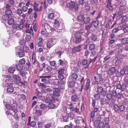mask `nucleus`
Wrapping results in <instances>:
<instances>
[{"mask_svg": "<svg viewBox=\"0 0 128 128\" xmlns=\"http://www.w3.org/2000/svg\"><path fill=\"white\" fill-rule=\"evenodd\" d=\"M53 39L51 38L48 40L46 44V47L50 49L54 44H53Z\"/></svg>", "mask_w": 128, "mask_h": 128, "instance_id": "obj_16", "label": "nucleus"}, {"mask_svg": "<svg viewBox=\"0 0 128 128\" xmlns=\"http://www.w3.org/2000/svg\"><path fill=\"white\" fill-rule=\"evenodd\" d=\"M42 29L48 31L49 28H50V25L47 23H44L42 25Z\"/></svg>", "mask_w": 128, "mask_h": 128, "instance_id": "obj_21", "label": "nucleus"}, {"mask_svg": "<svg viewBox=\"0 0 128 128\" xmlns=\"http://www.w3.org/2000/svg\"><path fill=\"white\" fill-rule=\"evenodd\" d=\"M120 40L122 44H128V38H122L120 39Z\"/></svg>", "mask_w": 128, "mask_h": 128, "instance_id": "obj_26", "label": "nucleus"}, {"mask_svg": "<svg viewBox=\"0 0 128 128\" xmlns=\"http://www.w3.org/2000/svg\"><path fill=\"white\" fill-rule=\"evenodd\" d=\"M66 7L70 10L74 8L76 11H77L79 8V5L74 1H71L66 5Z\"/></svg>", "mask_w": 128, "mask_h": 128, "instance_id": "obj_4", "label": "nucleus"}, {"mask_svg": "<svg viewBox=\"0 0 128 128\" xmlns=\"http://www.w3.org/2000/svg\"><path fill=\"white\" fill-rule=\"evenodd\" d=\"M52 97L51 95H48L47 96L46 98L45 99V102L47 103H49L52 101Z\"/></svg>", "mask_w": 128, "mask_h": 128, "instance_id": "obj_23", "label": "nucleus"}, {"mask_svg": "<svg viewBox=\"0 0 128 128\" xmlns=\"http://www.w3.org/2000/svg\"><path fill=\"white\" fill-rule=\"evenodd\" d=\"M92 26L91 24L89 25L85 26L86 29L88 31V32H90V29L92 27Z\"/></svg>", "mask_w": 128, "mask_h": 128, "instance_id": "obj_51", "label": "nucleus"}, {"mask_svg": "<svg viewBox=\"0 0 128 128\" xmlns=\"http://www.w3.org/2000/svg\"><path fill=\"white\" fill-rule=\"evenodd\" d=\"M52 123L49 122L48 123L44 125V128H49L51 127Z\"/></svg>", "mask_w": 128, "mask_h": 128, "instance_id": "obj_60", "label": "nucleus"}, {"mask_svg": "<svg viewBox=\"0 0 128 128\" xmlns=\"http://www.w3.org/2000/svg\"><path fill=\"white\" fill-rule=\"evenodd\" d=\"M18 62L20 65H23L25 64L26 60L24 58H22L19 60Z\"/></svg>", "mask_w": 128, "mask_h": 128, "instance_id": "obj_44", "label": "nucleus"}, {"mask_svg": "<svg viewBox=\"0 0 128 128\" xmlns=\"http://www.w3.org/2000/svg\"><path fill=\"white\" fill-rule=\"evenodd\" d=\"M14 91V89L13 87L12 86H8L7 88V92L9 93H12Z\"/></svg>", "mask_w": 128, "mask_h": 128, "instance_id": "obj_32", "label": "nucleus"}, {"mask_svg": "<svg viewBox=\"0 0 128 128\" xmlns=\"http://www.w3.org/2000/svg\"><path fill=\"white\" fill-rule=\"evenodd\" d=\"M53 68L50 66H48L46 68V70L48 73H50L52 71Z\"/></svg>", "mask_w": 128, "mask_h": 128, "instance_id": "obj_33", "label": "nucleus"}, {"mask_svg": "<svg viewBox=\"0 0 128 128\" xmlns=\"http://www.w3.org/2000/svg\"><path fill=\"white\" fill-rule=\"evenodd\" d=\"M120 6H124L126 5V2L125 0H122L118 3Z\"/></svg>", "mask_w": 128, "mask_h": 128, "instance_id": "obj_46", "label": "nucleus"}, {"mask_svg": "<svg viewBox=\"0 0 128 128\" xmlns=\"http://www.w3.org/2000/svg\"><path fill=\"white\" fill-rule=\"evenodd\" d=\"M110 94H111L113 97H115L116 96L117 92L116 90H112L111 91Z\"/></svg>", "mask_w": 128, "mask_h": 128, "instance_id": "obj_62", "label": "nucleus"}, {"mask_svg": "<svg viewBox=\"0 0 128 128\" xmlns=\"http://www.w3.org/2000/svg\"><path fill=\"white\" fill-rule=\"evenodd\" d=\"M78 99V97L76 95H74L72 96L71 100L74 102H76Z\"/></svg>", "mask_w": 128, "mask_h": 128, "instance_id": "obj_47", "label": "nucleus"}, {"mask_svg": "<svg viewBox=\"0 0 128 128\" xmlns=\"http://www.w3.org/2000/svg\"><path fill=\"white\" fill-rule=\"evenodd\" d=\"M48 31L46 30H42L41 32V34L45 37H47Z\"/></svg>", "mask_w": 128, "mask_h": 128, "instance_id": "obj_57", "label": "nucleus"}, {"mask_svg": "<svg viewBox=\"0 0 128 128\" xmlns=\"http://www.w3.org/2000/svg\"><path fill=\"white\" fill-rule=\"evenodd\" d=\"M40 109L44 110L46 109L47 108V106L44 104H42L40 105Z\"/></svg>", "mask_w": 128, "mask_h": 128, "instance_id": "obj_45", "label": "nucleus"}, {"mask_svg": "<svg viewBox=\"0 0 128 128\" xmlns=\"http://www.w3.org/2000/svg\"><path fill=\"white\" fill-rule=\"evenodd\" d=\"M116 72V68L115 67H113L108 69V75L110 76L114 74Z\"/></svg>", "mask_w": 128, "mask_h": 128, "instance_id": "obj_14", "label": "nucleus"}, {"mask_svg": "<svg viewBox=\"0 0 128 128\" xmlns=\"http://www.w3.org/2000/svg\"><path fill=\"white\" fill-rule=\"evenodd\" d=\"M128 10V9L127 7V5L120 6L119 8V12L122 14L126 13Z\"/></svg>", "mask_w": 128, "mask_h": 128, "instance_id": "obj_11", "label": "nucleus"}, {"mask_svg": "<svg viewBox=\"0 0 128 128\" xmlns=\"http://www.w3.org/2000/svg\"><path fill=\"white\" fill-rule=\"evenodd\" d=\"M95 114V112H94L93 111H92V112H91V118H90V122L91 121V120L92 121H93L94 120L93 119L94 117Z\"/></svg>", "mask_w": 128, "mask_h": 128, "instance_id": "obj_56", "label": "nucleus"}, {"mask_svg": "<svg viewBox=\"0 0 128 128\" xmlns=\"http://www.w3.org/2000/svg\"><path fill=\"white\" fill-rule=\"evenodd\" d=\"M80 79H81L80 82H81L82 85L80 91H82L84 87V89L85 90H88L90 87V79L88 78L86 79L87 81L86 84H84V82L86 80V79H84V77L80 76Z\"/></svg>", "mask_w": 128, "mask_h": 128, "instance_id": "obj_2", "label": "nucleus"}, {"mask_svg": "<svg viewBox=\"0 0 128 128\" xmlns=\"http://www.w3.org/2000/svg\"><path fill=\"white\" fill-rule=\"evenodd\" d=\"M36 123L34 121H32L30 122L29 123V124H27L28 126H29L30 127H35Z\"/></svg>", "mask_w": 128, "mask_h": 128, "instance_id": "obj_38", "label": "nucleus"}, {"mask_svg": "<svg viewBox=\"0 0 128 128\" xmlns=\"http://www.w3.org/2000/svg\"><path fill=\"white\" fill-rule=\"evenodd\" d=\"M99 22V20H94L92 21L91 24L92 27H94L95 28L97 29L98 28Z\"/></svg>", "mask_w": 128, "mask_h": 128, "instance_id": "obj_17", "label": "nucleus"}, {"mask_svg": "<svg viewBox=\"0 0 128 128\" xmlns=\"http://www.w3.org/2000/svg\"><path fill=\"white\" fill-rule=\"evenodd\" d=\"M60 25L59 21L56 20H55L53 25L56 28H58Z\"/></svg>", "mask_w": 128, "mask_h": 128, "instance_id": "obj_34", "label": "nucleus"}, {"mask_svg": "<svg viewBox=\"0 0 128 128\" xmlns=\"http://www.w3.org/2000/svg\"><path fill=\"white\" fill-rule=\"evenodd\" d=\"M100 104L101 106H105V104H108L109 102L108 100L104 98H102L100 101Z\"/></svg>", "mask_w": 128, "mask_h": 128, "instance_id": "obj_18", "label": "nucleus"}, {"mask_svg": "<svg viewBox=\"0 0 128 128\" xmlns=\"http://www.w3.org/2000/svg\"><path fill=\"white\" fill-rule=\"evenodd\" d=\"M42 111L40 110H36L34 112L35 114L34 116V120H38V118L39 116H41L42 114Z\"/></svg>", "mask_w": 128, "mask_h": 128, "instance_id": "obj_10", "label": "nucleus"}, {"mask_svg": "<svg viewBox=\"0 0 128 128\" xmlns=\"http://www.w3.org/2000/svg\"><path fill=\"white\" fill-rule=\"evenodd\" d=\"M13 18V17L12 15H10L7 22V23L9 25H12L14 23V20Z\"/></svg>", "mask_w": 128, "mask_h": 128, "instance_id": "obj_22", "label": "nucleus"}, {"mask_svg": "<svg viewBox=\"0 0 128 128\" xmlns=\"http://www.w3.org/2000/svg\"><path fill=\"white\" fill-rule=\"evenodd\" d=\"M8 4H9L10 6L14 5L15 4L14 2V0H8Z\"/></svg>", "mask_w": 128, "mask_h": 128, "instance_id": "obj_58", "label": "nucleus"}, {"mask_svg": "<svg viewBox=\"0 0 128 128\" xmlns=\"http://www.w3.org/2000/svg\"><path fill=\"white\" fill-rule=\"evenodd\" d=\"M43 2H42L39 4H38L36 2L34 4V9L35 11L40 12L42 10Z\"/></svg>", "mask_w": 128, "mask_h": 128, "instance_id": "obj_7", "label": "nucleus"}, {"mask_svg": "<svg viewBox=\"0 0 128 128\" xmlns=\"http://www.w3.org/2000/svg\"><path fill=\"white\" fill-rule=\"evenodd\" d=\"M94 78L95 80V83L92 82L93 84H96L98 85L99 84V82L98 80V78H97V76H94Z\"/></svg>", "mask_w": 128, "mask_h": 128, "instance_id": "obj_52", "label": "nucleus"}, {"mask_svg": "<svg viewBox=\"0 0 128 128\" xmlns=\"http://www.w3.org/2000/svg\"><path fill=\"white\" fill-rule=\"evenodd\" d=\"M65 70L64 68H63L59 69L58 70V73L59 74H64V72Z\"/></svg>", "mask_w": 128, "mask_h": 128, "instance_id": "obj_59", "label": "nucleus"}, {"mask_svg": "<svg viewBox=\"0 0 128 128\" xmlns=\"http://www.w3.org/2000/svg\"><path fill=\"white\" fill-rule=\"evenodd\" d=\"M37 16V13L36 12H32L30 14L29 17L30 18H34L36 19Z\"/></svg>", "mask_w": 128, "mask_h": 128, "instance_id": "obj_30", "label": "nucleus"}, {"mask_svg": "<svg viewBox=\"0 0 128 128\" xmlns=\"http://www.w3.org/2000/svg\"><path fill=\"white\" fill-rule=\"evenodd\" d=\"M21 9L23 12H26L28 11V8L26 6H24L22 7Z\"/></svg>", "mask_w": 128, "mask_h": 128, "instance_id": "obj_63", "label": "nucleus"}, {"mask_svg": "<svg viewBox=\"0 0 128 128\" xmlns=\"http://www.w3.org/2000/svg\"><path fill=\"white\" fill-rule=\"evenodd\" d=\"M29 49L28 47L26 46H24L23 47L22 51L24 52H27Z\"/></svg>", "mask_w": 128, "mask_h": 128, "instance_id": "obj_54", "label": "nucleus"}, {"mask_svg": "<svg viewBox=\"0 0 128 128\" xmlns=\"http://www.w3.org/2000/svg\"><path fill=\"white\" fill-rule=\"evenodd\" d=\"M16 67L18 70L20 71L22 70L23 66L20 64H18L16 65Z\"/></svg>", "mask_w": 128, "mask_h": 128, "instance_id": "obj_31", "label": "nucleus"}, {"mask_svg": "<svg viewBox=\"0 0 128 128\" xmlns=\"http://www.w3.org/2000/svg\"><path fill=\"white\" fill-rule=\"evenodd\" d=\"M91 37L92 38V40L93 41L95 42L97 40V39H98V38L96 35H95L93 34H92Z\"/></svg>", "mask_w": 128, "mask_h": 128, "instance_id": "obj_48", "label": "nucleus"}, {"mask_svg": "<svg viewBox=\"0 0 128 128\" xmlns=\"http://www.w3.org/2000/svg\"><path fill=\"white\" fill-rule=\"evenodd\" d=\"M95 48V46L94 44H90L89 46V49L90 50H94Z\"/></svg>", "mask_w": 128, "mask_h": 128, "instance_id": "obj_61", "label": "nucleus"}, {"mask_svg": "<svg viewBox=\"0 0 128 128\" xmlns=\"http://www.w3.org/2000/svg\"><path fill=\"white\" fill-rule=\"evenodd\" d=\"M126 22L122 21L118 25V26L121 28H124V27L126 26L127 25Z\"/></svg>", "mask_w": 128, "mask_h": 128, "instance_id": "obj_29", "label": "nucleus"}, {"mask_svg": "<svg viewBox=\"0 0 128 128\" xmlns=\"http://www.w3.org/2000/svg\"><path fill=\"white\" fill-rule=\"evenodd\" d=\"M100 94L98 93L95 94L94 96V98L96 99V100H98L100 99Z\"/></svg>", "mask_w": 128, "mask_h": 128, "instance_id": "obj_43", "label": "nucleus"}, {"mask_svg": "<svg viewBox=\"0 0 128 128\" xmlns=\"http://www.w3.org/2000/svg\"><path fill=\"white\" fill-rule=\"evenodd\" d=\"M5 8L6 10L5 12V13L6 15L8 16L11 15L12 12L11 9L12 6H10V4H6V6L5 7Z\"/></svg>", "mask_w": 128, "mask_h": 128, "instance_id": "obj_9", "label": "nucleus"}, {"mask_svg": "<svg viewBox=\"0 0 128 128\" xmlns=\"http://www.w3.org/2000/svg\"><path fill=\"white\" fill-rule=\"evenodd\" d=\"M86 0H80V5H82L84 7H85L87 2Z\"/></svg>", "mask_w": 128, "mask_h": 128, "instance_id": "obj_49", "label": "nucleus"}, {"mask_svg": "<svg viewBox=\"0 0 128 128\" xmlns=\"http://www.w3.org/2000/svg\"><path fill=\"white\" fill-rule=\"evenodd\" d=\"M117 89L121 91H124L127 87L128 88V79L125 78L124 79V83L121 84L120 82H118L116 85Z\"/></svg>", "mask_w": 128, "mask_h": 128, "instance_id": "obj_1", "label": "nucleus"}, {"mask_svg": "<svg viewBox=\"0 0 128 128\" xmlns=\"http://www.w3.org/2000/svg\"><path fill=\"white\" fill-rule=\"evenodd\" d=\"M15 70L14 67H10L8 68V72L11 73H13Z\"/></svg>", "mask_w": 128, "mask_h": 128, "instance_id": "obj_50", "label": "nucleus"}, {"mask_svg": "<svg viewBox=\"0 0 128 128\" xmlns=\"http://www.w3.org/2000/svg\"><path fill=\"white\" fill-rule=\"evenodd\" d=\"M124 57V55L120 54H117L116 56V58L117 59L120 60H122L123 59Z\"/></svg>", "mask_w": 128, "mask_h": 128, "instance_id": "obj_27", "label": "nucleus"}, {"mask_svg": "<svg viewBox=\"0 0 128 128\" xmlns=\"http://www.w3.org/2000/svg\"><path fill=\"white\" fill-rule=\"evenodd\" d=\"M106 6L110 10L112 11L114 10V8L111 5V1L110 0H108Z\"/></svg>", "mask_w": 128, "mask_h": 128, "instance_id": "obj_20", "label": "nucleus"}, {"mask_svg": "<svg viewBox=\"0 0 128 128\" xmlns=\"http://www.w3.org/2000/svg\"><path fill=\"white\" fill-rule=\"evenodd\" d=\"M80 45H79L78 47L76 46L74 47L72 50V52L73 53H75L76 52H80Z\"/></svg>", "mask_w": 128, "mask_h": 128, "instance_id": "obj_24", "label": "nucleus"}, {"mask_svg": "<svg viewBox=\"0 0 128 128\" xmlns=\"http://www.w3.org/2000/svg\"><path fill=\"white\" fill-rule=\"evenodd\" d=\"M106 98L110 100L114 98V97L111 94H108L107 95L106 94Z\"/></svg>", "mask_w": 128, "mask_h": 128, "instance_id": "obj_42", "label": "nucleus"}, {"mask_svg": "<svg viewBox=\"0 0 128 128\" xmlns=\"http://www.w3.org/2000/svg\"><path fill=\"white\" fill-rule=\"evenodd\" d=\"M70 109L71 111H74L75 110L76 108L74 107V104L71 103L69 105Z\"/></svg>", "mask_w": 128, "mask_h": 128, "instance_id": "obj_55", "label": "nucleus"}, {"mask_svg": "<svg viewBox=\"0 0 128 128\" xmlns=\"http://www.w3.org/2000/svg\"><path fill=\"white\" fill-rule=\"evenodd\" d=\"M10 16L6 15V14L4 15L2 17V19L3 20L5 21H8L10 18Z\"/></svg>", "mask_w": 128, "mask_h": 128, "instance_id": "obj_41", "label": "nucleus"}, {"mask_svg": "<svg viewBox=\"0 0 128 128\" xmlns=\"http://www.w3.org/2000/svg\"><path fill=\"white\" fill-rule=\"evenodd\" d=\"M18 54L20 58H22L24 56L25 53L22 50L20 51L18 53Z\"/></svg>", "mask_w": 128, "mask_h": 128, "instance_id": "obj_35", "label": "nucleus"}, {"mask_svg": "<svg viewBox=\"0 0 128 128\" xmlns=\"http://www.w3.org/2000/svg\"><path fill=\"white\" fill-rule=\"evenodd\" d=\"M53 90V94L54 96H60V89L57 88H54Z\"/></svg>", "mask_w": 128, "mask_h": 128, "instance_id": "obj_19", "label": "nucleus"}, {"mask_svg": "<svg viewBox=\"0 0 128 128\" xmlns=\"http://www.w3.org/2000/svg\"><path fill=\"white\" fill-rule=\"evenodd\" d=\"M96 92L98 93L101 94L103 97L106 96V91L104 90V88L100 86L96 88Z\"/></svg>", "mask_w": 128, "mask_h": 128, "instance_id": "obj_6", "label": "nucleus"}, {"mask_svg": "<svg viewBox=\"0 0 128 128\" xmlns=\"http://www.w3.org/2000/svg\"><path fill=\"white\" fill-rule=\"evenodd\" d=\"M59 65L58 66H55L54 68L55 69H57L59 65L63 66L65 64V63L61 59H59L58 60Z\"/></svg>", "mask_w": 128, "mask_h": 128, "instance_id": "obj_28", "label": "nucleus"}, {"mask_svg": "<svg viewBox=\"0 0 128 128\" xmlns=\"http://www.w3.org/2000/svg\"><path fill=\"white\" fill-rule=\"evenodd\" d=\"M75 84V82L74 81H72L68 82V86L69 87H74Z\"/></svg>", "mask_w": 128, "mask_h": 128, "instance_id": "obj_37", "label": "nucleus"}, {"mask_svg": "<svg viewBox=\"0 0 128 128\" xmlns=\"http://www.w3.org/2000/svg\"><path fill=\"white\" fill-rule=\"evenodd\" d=\"M50 66H54L56 64V62L55 60H53L49 61Z\"/></svg>", "mask_w": 128, "mask_h": 128, "instance_id": "obj_39", "label": "nucleus"}, {"mask_svg": "<svg viewBox=\"0 0 128 128\" xmlns=\"http://www.w3.org/2000/svg\"><path fill=\"white\" fill-rule=\"evenodd\" d=\"M17 14L22 17L23 18H24L26 16V14H24L21 9L18 8L16 12Z\"/></svg>", "mask_w": 128, "mask_h": 128, "instance_id": "obj_12", "label": "nucleus"}, {"mask_svg": "<svg viewBox=\"0 0 128 128\" xmlns=\"http://www.w3.org/2000/svg\"><path fill=\"white\" fill-rule=\"evenodd\" d=\"M13 78L14 81L16 84H18L20 83L21 79L19 76L14 75H13Z\"/></svg>", "mask_w": 128, "mask_h": 128, "instance_id": "obj_15", "label": "nucleus"}, {"mask_svg": "<svg viewBox=\"0 0 128 128\" xmlns=\"http://www.w3.org/2000/svg\"><path fill=\"white\" fill-rule=\"evenodd\" d=\"M123 44H116L114 46V48L116 49V48L118 50V51L119 52H121L123 51V49L124 48Z\"/></svg>", "mask_w": 128, "mask_h": 128, "instance_id": "obj_13", "label": "nucleus"}, {"mask_svg": "<svg viewBox=\"0 0 128 128\" xmlns=\"http://www.w3.org/2000/svg\"><path fill=\"white\" fill-rule=\"evenodd\" d=\"M113 108L114 112L116 113L124 112L125 109V106L121 104H114Z\"/></svg>", "mask_w": 128, "mask_h": 128, "instance_id": "obj_3", "label": "nucleus"}, {"mask_svg": "<svg viewBox=\"0 0 128 128\" xmlns=\"http://www.w3.org/2000/svg\"><path fill=\"white\" fill-rule=\"evenodd\" d=\"M61 118L62 119L64 122H67L69 119L71 120V114L64 113L62 114Z\"/></svg>", "mask_w": 128, "mask_h": 128, "instance_id": "obj_8", "label": "nucleus"}, {"mask_svg": "<svg viewBox=\"0 0 128 128\" xmlns=\"http://www.w3.org/2000/svg\"><path fill=\"white\" fill-rule=\"evenodd\" d=\"M70 126V128H79L80 126H77V125H76V126H75L73 125L70 122L69 124Z\"/></svg>", "mask_w": 128, "mask_h": 128, "instance_id": "obj_64", "label": "nucleus"}, {"mask_svg": "<svg viewBox=\"0 0 128 128\" xmlns=\"http://www.w3.org/2000/svg\"><path fill=\"white\" fill-rule=\"evenodd\" d=\"M71 77L72 79H76L78 78V75L76 73H72L71 75Z\"/></svg>", "mask_w": 128, "mask_h": 128, "instance_id": "obj_40", "label": "nucleus"}, {"mask_svg": "<svg viewBox=\"0 0 128 128\" xmlns=\"http://www.w3.org/2000/svg\"><path fill=\"white\" fill-rule=\"evenodd\" d=\"M5 82L6 83L8 86H12V84H13L12 80V79H6Z\"/></svg>", "mask_w": 128, "mask_h": 128, "instance_id": "obj_25", "label": "nucleus"}, {"mask_svg": "<svg viewBox=\"0 0 128 128\" xmlns=\"http://www.w3.org/2000/svg\"><path fill=\"white\" fill-rule=\"evenodd\" d=\"M23 20H21L20 22L21 24L19 25H18V28L20 30L22 29L23 27L24 24L23 23Z\"/></svg>", "mask_w": 128, "mask_h": 128, "instance_id": "obj_53", "label": "nucleus"}, {"mask_svg": "<svg viewBox=\"0 0 128 128\" xmlns=\"http://www.w3.org/2000/svg\"><path fill=\"white\" fill-rule=\"evenodd\" d=\"M12 15L13 17V18H14V19L15 20H16L18 21L20 18V16L17 14H15L14 16H13V15Z\"/></svg>", "mask_w": 128, "mask_h": 128, "instance_id": "obj_36", "label": "nucleus"}, {"mask_svg": "<svg viewBox=\"0 0 128 128\" xmlns=\"http://www.w3.org/2000/svg\"><path fill=\"white\" fill-rule=\"evenodd\" d=\"M90 20L89 17L85 18L84 15H80V26H83L84 24H87L89 23Z\"/></svg>", "mask_w": 128, "mask_h": 128, "instance_id": "obj_5", "label": "nucleus"}]
</instances>
